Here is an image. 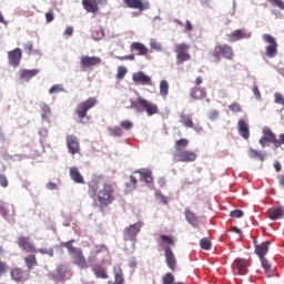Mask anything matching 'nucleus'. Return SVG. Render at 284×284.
I'll return each instance as SVG.
<instances>
[{"mask_svg":"<svg viewBox=\"0 0 284 284\" xmlns=\"http://www.w3.org/2000/svg\"><path fill=\"white\" fill-rule=\"evenodd\" d=\"M190 145V140L182 138L175 141L173 159H176L180 163H194L199 155L192 150H184Z\"/></svg>","mask_w":284,"mask_h":284,"instance_id":"nucleus-1","label":"nucleus"},{"mask_svg":"<svg viewBox=\"0 0 284 284\" xmlns=\"http://www.w3.org/2000/svg\"><path fill=\"white\" fill-rule=\"evenodd\" d=\"M158 242L161 247H164L166 267H169L171 272H176L179 268V262L176 261V255H174L172 247H170V245L175 244V241L170 235H160V240Z\"/></svg>","mask_w":284,"mask_h":284,"instance_id":"nucleus-2","label":"nucleus"},{"mask_svg":"<svg viewBox=\"0 0 284 284\" xmlns=\"http://www.w3.org/2000/svg\"><path fill=\"white\" fill-rule=\"evenodd\" d=\"M98 201L100 203V207H108V205H112L114 203V186L110 183H104L103 187L98 192Z\"/></svg>","mask_w":284,"mask_h":284,"instance_id":"nucleus-3","label":"nucleus"},{"mask_svg":"<svg viewBox=\"0 0 284 284\" xmlns=\"http://www.w3.org/2000/svg\"><path fill=\"white\" fill-rule=\"evenodd\" d=\"M97 103H99V100L94 97H91L80 103H78L75 108V114L80 121V123H85L83 122L84 119H88V112L92 110V108H97Z\"/></svg>","mask_w":284,"mask_h":284,"instance_id":"nucleus-4","label":"nucleus"},{"mask_svg":"<svg viewBox=\"0 0 284 284\" xmlns=\"http://www.w3.org/2000/svg\"><path fill=\"white\" fill-rule=\"evenodd\" d=\"M134 108H136L139 112H146L148 116H154V114H159V105L142 97L136 99Z\"/></svg>","mask_w":284,"mask_h":284,"instance_id":"nucleus-5","label":"nucleus"},{"mask_svg":"<svg viewBox=\"0 0 284 284\" xmlns=\"http://www.w3.org/2000/svg\"><path fill=\"white\" fill-rule=\"evenodd\" d=\"M212 57L220 61V59H226L227 61L234 60V49L230 44H217L214 47Z\"/></svg>","mask_w":284,"mask_h":284,"instance_id":"nucleus-6","label":"nucleus"},{"mask_svg":"<svg viewBox=\"0 0 284 284\" xmlns=\"http://www.w3.org/2000/svg\"><path fill=\"white\" fill-rule=\"evenodd\" d=\"M263 136L258 140L262 148H267V143H272L275 149L281 148V142L276 138V134L272 132V129L265 126L262 131Z\"/></svg>","mask_w":284,"mask_h":284,"instance_id":"nucleus-7","label":"nucleus"},{"mask_svg":"<svg viewBox=\"0 0 284 284\" xmlns=\"http://www.w3.org/2000/svg\"><path fill=\"white\" fill-rule=\"evenodd\" d=\"M264 43H267L265 48V54L268 59H274L276 54H278V42H276V38L271 34L264 33L262 36Z\"/></svg>","mask_w":284,"mask_h":284,"instance_id":"nucleus-8","label":"nucleus"},{"mask_svg":"<svg viewBox=\"0 0 284 284\" xmlns=\"http://www.w3.org/2000/svg\"><path fill=\"white\" fill-rule=\"evenodd\" d=\"M248 267L250 261L243 257H236L232 264L233 274H236L239 276H245V274H247L248 272Z\"/></svg>","mask_w":284,"mask_h":284,"instance_id":"nucleus-9","label":"nucleus"},{"mask_svg":"<svg viewBox=\"0 0 284 284\" xmlns=\"http://www.w3.org/2000/svg\"><path fill=\"white\" fill-rule=\"evenodd\" d=\"M141 227H143V222H136L126 227L123 232L124 241H136V236H139Z\"/></svg>","mask_w":284,"mask_h":284,"instance_id":"nucleus-10","label":"nucleus"},{"mask_svg":"<svg viewBox=\"0 0 284 284\" xmlns=\"http://www.w3.org/2000/svg\"><path fill=\"white\" fill-rule=\"evenodd\" d=\"M73 265H77L80 270H88L90 264H88V260L85 255H83V251L78 248L74 253L70 254Z\"/></svg>","mask_w":284,"mask_h":284,"instance_id":"nucleus-11","label":"nucleus"},{"mask_svg":"<svg viewBox=\"0 0 284 284\" xmlns=\"http://www.w3.org/2000/svg\"><path fill=\"white\" fill-rule=\"evenodd\" d=\"M65 143L70 154H79V152H81V143L79 142V138H77V135H67Z\"/></svg>","mask_w":284,"mask_h":284,"instance_id":"nucleus-12","label":"nucleus"},{"mask_svg":"<svg viewBox=\"0 0 284 284\" xmlns=\"http://www.w3.org/2000/svg\"><path fill=\"white\" fill-rule=\"evenodd\" d=\"M11 278L16 283H26L30 278V271H26L21 267H14L10 272Z\"/></svg>","mask_w":284,"mask_h":284,"instance_id":"nucleus-13","label":"nucleus"},{"mask_svg":"<svg viewBox=\"0 0 284 284\" xmlns=\"http://www.w3.org/2000/svg\"><path fill=\"white\" fill-rule=\"evenodd\" d=\"M252 33L243 30V29H236L227 34V39L230 43H236V41H241L242 39H251Z\"/></svg>","mask_w":284,"mask_h":284,"instance_id":"nucleus-14","label":"nucleus"},{"mask_svg":"<svg viewBox=\"0 0 284 284\" xmlns=\"http://www.w3.org/2000/svg\"><path fill=\"white\" fill-rule=\"evenodd\" d=\"M22 57H23V53L19 48H16L12 51H9L8 52L9 64L12 65L13 68H19V65H21Z\"/></svg>","mask_w":284,"mask_h":284,"instance_id":"nucleus-15","label":"nucleus"},{"mask_svg":"<svg viewBox=\"0 0 284 284\" xmlns=\"http://www.w3.org/2000/svg\"><path fill=\"white\" fill-rule=\"evenodd\" d=\"M41 71L39 69H20L18 71V79L19 81H26L27 83L34 79L37 74H39Z\"/></svg>","mask_w":284,"mask_h":284,"instance_id":"nucleus-16","label":"nucleus"},{"mask_svg":"<svg viewBox=\"0 0 284 284\" xmlns=\"http://www.w3.org/2000/svg\"><path fill=\"white\" fill-rule=\"evenodd\" d=\"M132 80L138 85H152V77L145 74L143 71H139L132 74Z\"/></svg>","mask_w":284,"mask_h":284,"instance_id":"nucleus-17","label":"nucleus"},{"mask_svg":"<svg viewBox=\"0 0 284 284\" xmlns=\"http://www.w3.org/2000/svg\"><path fill=\"white\" fill-rule=\"evenodd\" d=\"M124 3L128 8H132L133 10H140L143 12L144 10H150V2L143 0H124Z\"/></svg>","mask_w":284,"mask_h":284,"instance_id":"nucleus-18","label":"nucleus"},{"mask_svg":"<svg viewBox=\"0 0 284 284\" xmlns=\"http://www.w3.org/2000/svg\"><path fill=\"white\" fill-rule=\"evenodd\" d=\"M18 245L21 250H24L29 254L37 253V247L32 245V242H30V237L20 236L18 239Z\"/></svg>","mask_w":284,"mask_h":284,"instance_id":"nucleus-19","label":"nucleus"},{"mask_svg":"<svg viewBox=\"0 0 284 284\" xmlns=\"http://www.w3.org/2000/svg\"><path fill=\"white\" fill-rule=\"evenodd\" d=\"M69 176L78 185L85 184V179L83 178V175L81 174V171H79V168H77V166H71L69 169Z\"/></svg>","mask_w":284,"mask_h":284,"instance_id":"nucleus-20","label":"nucleus"},{"mask_svg":"<svg viewBox=\"0 0 284 284\" xmlns=\"http://www.w3.org/2000/svg\"><path fill=\"white\" fill-rule=\"evenodd\" d=\"M82 68H92L94 65H100L101 58L99 57H90V55H82L80 60Z\"/></svg>","mask_w":284,"mask_h":284,"instance_id":"nucleus-21","label":"nucleus"},{"mask_svg":"<svg viewBox=\"0 0 284 284\" xmlns=\"http://www.w3.org/2000/svg\"><path fill=\"white\" fill-rule=\"evenodd\" d=\"M131 52H136L138 57H145L150 50L141 42H133L130 45Z\"/></svg>","mask_w":284,"mask_h":284,"instance_id":"nucleus-22","label":"nucleus"},{"mask_svg":"<svg viewBox=\"0 0 284 284\" xmlns=\"http://www.w3.org/2000/svg\"><path fill=\"white\" fill-rule=\"evenodd\" d=\"M191 99H194V101H201L207 97V91H205L201 87H193L190 92Z\"/></svg>","mask_w":284,"mask_h":284,"instance_id":"nucleus-23","label":"nucleus"},{"mask_svg":"<svg viewBox=\"0 0 284 284\" xmlns=\"http://www.w3.org/2000/svg\"><path fill=\"white\" fill-rule=\"evenodd\" d=\"M237 130L242 139H245V141L250 139V126L247 125V122H245V120H239Z\"/></svg>","mask_w":284,"mask_h":284,"instance_id":"nucleus-24","label":"nucleus"},{"mask_svg":"<svg viewBox=\"0 0 284 284\" xmlns=\"http://www.w3.org/2000/svg\"><path fill=\"white\" fill-rule=\"evenodd\" d=\"M267 252H270V242L265 241L255 245V254L258 256V258L265 257Z\"/></svg>","mask_w":284,"mask_h":284,"instance_id":"nucleus-25","label":"nucleus"},{"mask_svg":"<svg viewBox=\"0 0 284 284\" xmlns=\"http://www.w3.org/2000/svg\"><path fill=\"white\" fill-rule=\"evenodd\" d=\"M82 6L84 10L91 12V14L99 12V3H97V0H82Z\"/></svg>","mask_w":284,"mask_h":284,"instance_id":"nucleus-26","label":"nucleus"},{"mask_svg":"<svg viewBox=\"0 0 284 284\" xmlns=\"http://www.w3.org/2000/svg\"><path fill=\"white\" fill-rule=\"evenodd\" d=\"M284 217V206H277L275 209L268 210V219L271 221H278V219Z\"/></svg>","mask_w":284,"mask_h":284,"instance_id":"nucleus-27","label":"nucleus"},{"mask_svg":"<svg viewBox=\"0 0 284 284\" xmlns=\"http://www.w3.org/2000/svg\"><path fill=\"white\" fill-rule=\"evenodd\" d=\"M184 216L187 223H190V225H193V227H196V225H199V217L194 212H192V210L185 209Z\"/></svg>","mask_w":284,"mask_h":284,"instance_id":"nucleus-28","label":"nucleus"},{"mask_svg":"<svg viewBox=\"0 0 284 284\" xmlns=\"http://www.w3.org/2000/svg\"><path fill=\"white\" fill-rule=\"evenodd\" d=\"M88 185H89L88 193H89L90 197L91 199L97 197L99 194V181L92 180L91 182H89Z\"/></svg>","mask_w":284,"mask_h":284,"instance_id":"nucleus-29","label":"nucleus"},{"mask_svg":"<svg viewBox=\"0 0 284 284\" xmlns=\"http://www.w3.org/2000/svg\"><path fill=\"white\" fill-rule=\"evenodd\" d=\"M180 123H182L184 128H190V129L194 128V120H192V115L190 114L182 113L180 115Z\"/></svg>","mask_w":284,"mask_h":284,"instance_id":"nucleus-30","label":"nucleus"},{"mask_svg":"<svg viewBox=\"0 0 284 284\" xmlns=\"http://www.w3.org/2000/svg\"><path fill=\"white\" fill-rule=\"evenodd\" d=\"M135 174H140L141 181H144V183H153L154 178L152 176V171L148 170V171H135Z\"/></svg>","mask_w":284,"mask_h":284,"instance_id":"nucleus-31","label":"nucleus"},{"mask_svg":"<svg viewBox=\"0 0 284 284\" xmlns=\"http://www.w3.org/2000/svg\"><path fill=\"white\" fill-rule=\"evenodd\" d=\"M170 94V83H168L166 80H162L160 82V97L163 99H168V95Z\"/></svg>","mask_w":284,"mask_h":284,"instance_id":"nucleus-32","label":"nucleus"},{"mask_svg":"<svg viewBox=\"0 0 284 284\" xmlns=\"http://www.w3.org/2000/svg\"><path fill=\"white\" fill-rule=\"evenodd\" d=\"M162 284H185L184 282H176L174 274L168 272L162 276Z\"/></svg>","mask_w":284,"mask_h":284,"instance_id":"nucleus-33","label":"nucleus"},{"mask_svg":"<svg viewBox=\"0 0 284 284\" xmlns=\"http://www.w3.org/2000/svg\"><path fill=\"white\" fill-rule=\"evenodd\" d=\"M190 48H191L190 44L182 42L180 44H175L174 52L175 54H190V52H187Z\"/></svg>","mask_w":284,"mask_h":284,"instance_id":"nucleus-34","label":"nucleus"},{"mask_svg":"<svg viewBox=\"0 0 284 284\" xmlns=\"http://www.w3.org/2000/svg\"><path fill=\"white\" fill-rule=\"evenodd\" d=\"M24 263H26L28 270H34V267H37V265H39V263L37 262V256H34L32 254L24 257Z\"/></svg>","mask_w":284,"mask_h":284,"instance_id":"nucleus-35","label":"nucleus"},{"mask_svg":"<svg viewBox=\"0 0 284 284\" xmlns=\"http://www.w3.org/2000/svg\"><path fill=\"white\" fill-rule=\"evenodd\" d=\"M114 278L116 284H124L125 280L123 278V270L120 266L113 268Z\"/></svg>","mask_w":284,"mask_h":284,"instance_id":"nucleus-36","label":"nucleus"},{"mask_svg":"<svg viewBox=\"0 0 284 284\" xmlns=\"http://www.w3.org/2000/svg\"><path fill=\"white\" fill-rule=\"evenodd\" d=\"M192 55L190 53H176V65H183L185 61H190Z\"/></svg>","mask_w":284,"mask_h":284,"instance_id":"nucleus-37","label":"nucleus"},{"mask_svg":"<svg viewBox=\"0 0 284 284\" xmlns=\"http://www.w3.org/2000/svg\"><path fill=\"white\" fill-rule=\"evenodd\" d=\"M93 274L97 278H108V272L101 266L93 267Z\"/></svg>","mask_w":284,"mask_h":284,"instance_id":"nucleus-38","label":"nucleus"},{"mask_svg":"<svg viewBox=\"0 0 284 284\" xmlns=\"http://www.w3.org/2000/svg\"><path fill=\"white\" fill-rule=\"evenodd\" d=\"M108 132L110 136H123V129L121 126H109Z\"/></svg>","mask_w":284,"mask_h":284,"instance_id":"nucleus-39","label":"nucleus"},{"mask_svg":"<svg viewBox=\"0 0 284 284\" xmlns=\"http://www.w3.org/2000/svg\"><path fill=\"white\" fill-rule=\"evenodd\" d=\"M248 156L251 159H258V161H265V155H263V153L261 151H257L254 149L248 150Z\"/></svg>","mask_w":284,"mask_h":284,"instance_id":"nucleus-40","label":"nucleus"},{"mask_svg":"<svg viewBox=\"0 0 284 284\" xmlns=\"http://www.w3.org/2000/svg\"><path fill=\"white\" fill-rule=\"evenodd\" d=\"M200 247L202 250H205V252H210L212 250V241L207 237H203L200 240Z\"/></svg>","mask_w":284,"mask_h":284,"instance_id":"nucleus-41","label":"nucleus"},{"mask_svg":"<svg viewBox=\"0 0 284 284\" xmlns=\"http://www.w3.org/2000/svg\"><path fill=\"white\" fill-rule=\"evenodd\" d=\"M130 183L125 184V187L129 190V192H132L133 190H136V184L139 183V180L134 175H130Z\"/></svg>","mask_w":284,"mask_h":284,"instance_id":"nucleus-42","label":"nucleus"},{"mask_svg":"<svg viewBox=\"0 0 284 284\" xmlns=\"http://www.w3.org/2000/svg\"><path fill=\"white\" fill-rule=\"evenodd\" d=\"M261 265L265 272H272V263L266 257H260Z\"/></svg>","mask_w":284,"mask_h":284,"instance_id":"nucleus-43","label":"nucleus"},{"mask_svg":"<svg viewBox=\"0 0 284 284\" xmlns=\"http://www.w3.org/2000/svg\"><path fill=\"white\" fill-rule=\"evenodd\" d=\"M72 243H74V240H71V241H69V242L62 243V247H67V250H68V252H69L70 255L73 254V253H75V252L79 250V247H74V246L72 245Z\"/></svg>","mask_w":284,"mask_h":284,"instance_id":"nucleus-44","label":"nucleus"},{"mask_svg":"<svg viewBox=\"0 0 284 284\" xmlns=\"http://www.w3.org/2000/svg\"><path fill=\"white\" fill-rule=\"evenodd\" d=\"M128 74V68L121 65L118 67V73H116V79L119 81H122V79H125V75Z\"/></svg>","mask_w":284,"mask_h":284,"instance_id":"nucleus-45","label":"nucleus"},{"mask_svg":"<svg viewBox=\"0 0 284 284\" xmlns=\"http://www.w3.org/2000/svg\"><path fill=\"white\" fill-rule=\"evenodd\" d=\"M41 110H42V119H48L52 114V110L50 109V105L43 103L41 104Z\"/></svg>","mask_w":284,"mask_h":284,"instance_id":"nucleus-46","label":"nucleus"},{"mask_svg":"<svg viewBox=\"0 0 284 284\" xmlns=\"http://www.w3.org/2000/svg\"><path fill=\"white\" fill-rule=\"evenodd\" d=\"M229 110H231V112H233L234 114L243 112V109L241 108V104L239 102H233L232 104H230Z\"/></svg>","mask_w":284,"mask_h":284,"instance_id":"nucleus-47","label":"nucleus"},{"mask_svg":"<svg viewBox=\"0 0 284 284\" xmlns=\"http://www.w3.org/2000/svg\"><path fill=\"white\" fill-rule=\"evenodd\" d=\"M10 210L8 209L7 204H0V214L3 216V219H8Z\"/></svg>","mask_w":284,"mask_h":284,"instance_id":"nucleus-48","label":"nucleus"},{"mask_svg":"<svg viewBox=\"0 0 284 284\" xmlns=\"http://www.w3.org/2000/svg\"><path fill=\"white\" fill-rule=\"evenodd\" d=\"M115 59L118 61H134V54H129V55H115Z\"/></svg>","mask_w":284,"mask_h":284,"instance_id":"nucleus-49","label":"nucleus"},{"mask_svg":"<svg viewBox=\"0 0 284 284\" xmlns=\"http://www.w3.org/2000/svg\"><path fill=\"white\" fill-rule=\"evenodd\" d=\"M39 254H47V256H54V250L53 248H39Z\"/></svg>","mask_w":284,"mask_h":284,"instance_id":"nucleus-50","label":"nucleus"},{"mask_svg":"<svg viewBox=\"0 0 284 284\" xmlns=\"http://www.w3.org/2000/svg\"><path fill=\"white\" fill-rule=\"evenodd\" d=\"M49 92L50 94H58V92H63V87L61 84H54Z\"/></svg>","mask_w":284,"mask_h":284,"instance_id":"nucleus-51","label":"nucleus"},{"mask_svg":"<svg viewBox=\"0 0 284 284\" xmlns=\"http://www.w3.org/2000/svg\"><path fill=\"white\" fill-rule=\"evenodd\" d=\"M275 103H277V105H282L284 108V97L281 93H275Z\"/></svg>","mask_w":284,"mask_h":284,"instance_id":"nucleus-52","label":"nucleus"},{"mask_svg":"<svg viewBox=\"0 0 284 284\" xmlns=\"http://www.w3.org/2000/svg\"><path fill=\"white\" fill-rule=\"evenodd\" d=\"M272 6L280 8V10H284V2L283 0H268Z\"/></svg>","mask_w":284,"mask_h":284,"instance_id":"nucleus-53","label":"nucleus"},{"mask_svg":"<svg viewBox=\"0 0 284 284\" xmlns=\"http://www.w3.org/2000/svg\"><path fill=\"white\" fill-rule=\"evenodd\" d=\"M33 48H34V44L32 42H27L23 45V50H24V52H27V54H32Z\"/></svg>","mask_w":284,"mask_h":284,"instance_id":"nucleus-54","label":"nucleus"},{"mask_svg":"<svg viewBox=\"0 0 284 284\" xmlns=\"http://www.w3.org/2000/svg\"><path fill=\"white\" fill-rule=\"evenodd\" d=\"M230 216H232V219H242L243 216V211L241 210H234L230 213Z\"/></svg>","mask_w":284,"mask_h":284,"instance_id":"nucleus-55","label":"nucleus"},{"mask_svg":"<svg viewBox=\"0 0 284 284\" xmlns=\"http://www.w3.org/2000/svg\"><path fill=\"white\" fill-rule=\"evenodd\" d=\"M219 116H220V113L216 110H212L209 113L210 121H216V119H219Z\"/></svg>","mask_w":284,"mask_h":284,"instance_id":"nucleus-56","label":"nucleus"},{"mask_svg":"<svg viewBox=\"0 0 284 284\" xmlns=\"http://www.w3.org/2000/svg\"><path fill=\"white\" fill-rule=\"evenodd\" d=\"M45 21L47 23H52V21H54V11L50 10L45 13Z\"/></svg>","mask_w":284,"mask_h":284,"instance_id":"nucleus-57","label":"nucleus"},{"mask_svg":"<svg viewBox=\"0 0 284 284\" xmlns=\"http://www.w3.org/2000/svg\"><path fill=\"white\" fill-rule=\"evenodd\" d=\"M120 125L123 128V130H132L134 124L130 121H122Z\"/></svg>","mask_w":284,"mask_h":284,"instance_id":"nucleus-58","label":"nucleus"},{"mask_svg":"<svg viewBox=\"0 0 284 284\" xmlns=\"http://www.w3.org/2000/svg\"><path fill=\"white\" fill-rule=\"evenodd\" d=\"M151 48L152 50H156V52H161V50H163V47L161 45V43L156 41L151 42Z\"/></svg>","mask_w":284,"mask_h":284,"instance_id":"nucleus-59","label":"nucleus"},{"mask_svg":"<svg viewBox=\"0 0 284 284\" xmlns=\"http://www.w3.org/2000/svg\"><path fill=\"white\" fill-rule=\"evenodd\" d=\"M0 185L2 187H8V178L3 174H0Z\"/></svg>","mask_w":284,"mask_h":284,"instance_id":"nucleus-60","label":"nucleus"},{"mask_svg":"<svg viewBox=\"0 0 284 284\" xmlns=\"http://www.w3.org/2000/svg\"><path fill=\"white\" fill-rule=\"evenodd\" d=\"M68 267H65L64 265H60L57 270H55V274H59V276H63V273L67 272Z\"/></svg>","mask_w":284,"mask_h":284,"instance_id":"nucleus-61","label":"nucleus"},{"mask_svg":"<svg viewBox=\"0 0 284 284\" xmlns=\"http://www.w3.org/2000/svg\"><path fill=\"white\" fill-rule=\"evenodd\" d=\"M253 94L255 95L256 99H261V90H258V87H253Z\"/></svg>","mask_w":284,"mask_h":284,"instance_id":"nucleus-62","label":"nucleus"},{"mask_svg":"<svg viewBox=\"0 0 284 284\" xmlns=\"http://www.w3.org/2000/svg\"><path fill=\"white\" fill-rule=\"evenodd\" d=\"M47 190H57V183L54 182L47 183Z\"/></svg>","mask_w":284,"mask_h":284,"instance_id":"nucleus-63","label":"nucleus"},{"mask_svg":"<svg viewBox=\"0 0 284 284\" xmlns=\"http://www.w3.org/2000/svg\"><path fill=\"white\" fill-rule=\"evenodd\" d=\"M277 181L280 187H284V175H277Z\"/></svg>","mask_w":284,"mask_h":284,"instance_id":"nucleus-64","label":"nucleus"}]
</instances>
